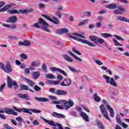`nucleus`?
Wrapping results in <instances>:
<instances>
[{"mask_svg":"<svg viewBox=\"0 0 129 129\" xmlns=\"http://www.w3.org/2000/svg\"><path fill=\"white\" fill-rule=\"evenodd\" d=\"M52 103L54 104H61L62 106L60 105H56V107L59 108V109H64L65 110H68L71 107H72L74 105V102L69 100L68 101L66 100H60L59 101H53Z\"/></svg>","mask_w":129,"mask_h":129,"instance_id":"nucleus-1","label":"nucleus"},{"mask_svg":"<svg viewBox=\"0 0 129 129\" xmlns=\"http://www.w3.org/2000/svg\"><path fill=\"white\" fill-rule=\"evenodd\" d=\"M31 27L36 28V29L42 28L43 31H45V32H48V33L51 32V31L48 29V28H49V24L42 18H39L38 22L35 23L34 25H31Z\"/></svg>","mask_w":129,"mask_h":129,"instance_id":"nucleus-2","label":"nucleus"},{"mask_svg":"<svg viewBox=\"0 0 129 129\" xmlns=\"http://www.w3.org/2000/svg\"><path fill=\"white\" fill-rule=\"evenodd\" d=\"M14 109L15 110H16L17 111H18L19 112H25V113H28L30 115H32L33 114L32 112H34V113H40L42 112L40 110H36L34 109H29L27 108H17L16 107H13ZM31 111H32L31 112Z\"/></svg>","mask_w":129,"mask_h":129,"instance_id":"nucleus-3","label":"nucleus"},{"mask_svg":"<svg viewBox=\"0 0 129 129\" xmlns=\"http://www.w3.org/2000/svg\"><path fill=\"white\" fill-rule=\"evenodd\" d=\"M67 36H68V37H70V38H72V39H74V40H76V41H78V42H81V43H83V44H86V45H88V46H89L90 47H95V44H94V43L87 40L83 39L79 37L73 36L71 35V33H67Z\"/></svg>","mask_w":129,"mask_h":129,"instance_id":"nucleus-4","label":"nucleus"},{"mask_svg":"<svg viewBox=\"0 0 129 129\" xmlns=\"http://www.w3.org/2000/svg\"><path fill=\"white\" fill-rule=\"evenodd\" d=\"M7 84L9 88H12L13 86H14L15 88L17 89L19 87L18 83L14 80H12L10 76L7 77Z\"/></svg>","mask_w":129,"mask_h":129,"instance_id":"nucleus-5","label":"nucleus"},{"mask_svg":"<svg viewBox=\"0 0 129 129\" xmlns=\"http://www.w3.org/2000/svg\"><path fill=\"white\" fill-rule=\"evenodd\" d=\"M6 68L5 67V64H4V63L0 62V68L6 73H10L12 71V67H11V64H10V62H7L6 63Z\"/></svg>","mask_w":129,"mask_h":129,"instance_id":"nucleus-6","label":"nucleus"},{"mask_svg":"<svg viewBox=\"0 0 129 129\" xmlns=\"http://www.w3.org/2000/svg\"><path fill=\"white\" fill-rule=\"evenodd\" d=\"M49 92L54 93L56 95H65V94H67V91L62 90H57L56 91V90L54 88H50L49 89Z\"/></svg>","mask_w":129,"mask_h":129,"instance_id":"nucleus-7","label":"nucleus"},{"mask_svg":"<svg viewBox=\"0 0 129 129\" xmlns=\"http://www.w3.org/2000/svg\"><path fill=\"white\" fill-rule=\"evenodd\" d=\"M100 110L103 114L105 118H106L110 122H111V120H110V118L108 116V113H107V110H106V108L104 106V105L101 104L100 106Z\"/></svg>","mask_w":129,"mask_h":129,"instance_id":"nucleus-8","label":"nucleus"},{"mask_svg":"<svg viewBox=\"0 0 129 129\" xmlns=\"http://www.w3.org/2000/svg\"><path fill=\"white\" fill-rule=\"evenodd\" d=\"M42 17H43V18H45V19H47V20H48V21L52 22V23H53L55 25H59L60 23V21H59V20H58V19H57V18H56L55 16H53L52 17L53 19H52L50 17L45 14H42Z\"/></svg>","mask_w":129,"mask_h":129,"instance_id":"nucleus-9","label":"nucleus"},{"mask_svg":"<svg viewBox=\"0 0 129 129\" xmlns=\"http://www.w3.org/2000/svg\"><path fill=\"white\" fill-rule=\"evenodd\" d=\"M50 70L51 71H52V72H55V71H57V72H59V73H61L62 75H64V76H66V77H68V76L67 75V74L63 70L56 68V67H51L50 68Z\"/></svg>","mask_w":129,"mask_h":129,"instance_id":"nucleus-10","label":"nucleus"},{"mask_svg":"<svg viewBox=\"0 0 129 129\" xmlns=\"http://www.w3.org/2000/svg\"><path fill=\"white\" fill-rule=\"evenodd\" d=\"M41 62L38 61H32L29 66V69L31 71H34L35 70V67H40Z\"/></svg>","mask_w":129,"mask_h":129,"instance_id":"nucleus-11","label":"nucleus"},{"mask_svg":"<svg viewBox=\"0 0 129 129\" xmlns=\"http://www.w3.org/2000/svg\"><path fill=\"white\" fill-rule=\"evenodd\" d=\"M72 81L69 78H66L60 84L61 86H69L71 85Z\"/></svg>","mask_w":129,"mask_h":129,"instance_id":"nucleus-12","label":"nucleus"},{"mask_svg":"<svg viewBox=\"0 0 129 129\" xmlns=\"http://www.w3.org/2000/svg\"><path fill=\"white\" fill-rule=\"evenodd\" d=\"M5 110L7 114H13V115H16V116L18 115V113L11 108H5Z\"/></svg>","mask_w":129,"mask_h":129,"instance_id":"nucleus-13","label":"nucleus"},{"mask_svg":"<svg viewBox=\"0 0 129 129\" xmlns=\"http://www.w3.org/2000/svg\"><path fill=\"white\" fill-rule=\"evenodd\" d=\"M18 21V17L17 16H11L6 20V23H11V24H15Z\"/></svg>","mask_w":129,"mask_h":129,"instance_id":"nucleus-14","label":"nucleus"},{"mask_svg":"<svg viewBox=\"0 0 129 129\" xmlns=\"http://www.w3.org/2000/svg\"><path fill=\"white\" fill-rule=\"evenodd\" d=\"M52 115L54 116V117H57V118H66V116L65 115H63V114L61 113H58L56 112H53L52 113Z\"/></svg>","mask_w":129,"mask_h":129,"instance_id":"nucleus-15","label":"nucleus"},{"mask_svg":"<svg viewBox=\"0 0 129 129\" xmlns=\"http://www.w3.org/2000/svg\"><path fill=\"white\" fill-rule=\"evenodd\" d=\"M16 5L14 3L10 4L8 5H6L4 8L0 9L1 12H6L7 10H9L10 8H13V7H15Z\"/></svg>","mask_w":129,"mask_h":129,"instance_id":"nucleus-16","label":"nucleus"},{"mask_svg":"<svg viewBox=\"0 0 129 129\" xmlns=\"http://www.w3.org/2000/svg\"><path fill=\"white\" fill-rule=\"evenodd\" d=\"M106 108L108 110H109L110 112V115L111 117H114V111L113 110V109L110 107L109 105H106Z\"/></svg>","mask_w":129,"mask_h":129,"instance_id":"nucleus-17","label":"nucleus"},{"mask_svg":"<svg viewBox=\"0 0 129 129\" xmlns=\"http://www.w3.org/2000/svg\"><path fill=\"white\" fill-rule=\"evenodd\" d=\"M116 19L117 21H121V22H126L127 23H129V20L124 17L118 16L116 17Z\"/></svg>","mask_w":129,"mask_h":129,"instance_id":"nucleus-18","label":"nucleus"},{"mask_svg":"<svg viewBox=\"0 0 129 129\" xmlns=\"http://www.w3.org/2000/svg\"><path fill=\"white\" fill-rule=\"evenodd\" d=\"M34 98L36 100L41 102H47V101H49V99L47 98L35 97Z\"/></svg>","mask_w":129,"mask_h":129,"instance_id":"nucleus-19","label":"nucleus"},{"mask_svg":"<svg viewBox=\"0 0 129 129\" xmlns=\"http://www.w3.org/2000/svg\"><path fill=\"white\" fill-rule=\"evenodd\" d=\"M20 88L21 90H29L30 92H34V90L30 89L29 86L26 85H20Z\"/></svg>","mask_w":129,"mask_h":129,"instance_id":"nucleus-20","label":"nucleus"},{"mask_svg":"<svg viewBox=\"0 0 129 129\" xmlns=\"http://www.w3.org/2000/svg\"><path fill=\"white\" fill-rule=\"evenodd\" d=\"M18 96L20 98H23L26 100H30V97H29V95L28 94H18Z\"/></svg>","mask_w":129,"mask_h":129,"instance_id":"nucleus-21","label":"nucleus"},{"mask_svg":"<svg viewBox=\"0 0 129 129\" xmlns=\"http://www.w3.org/2000/svg\"><path fill=\"white\" fill-rule=\"evenodd\" d=\"M39 76H40L39 72H32V77H33V79H34V80H37V79H38V78H39Z\"/></svg>","mask_w":129,"mask_h":129,"instance_id":"nucleus-22","label":"nucleus"},{"mask_svg":"<svg viewBox=\"0 0 129 129\" xmlns=\"http://www.w3.org/2000/svg\"><path fill=\"white\" fill-rule=\"evenodd\" d=\"M21 11H23V10H18L11 9V10H9L8 11V13H9V14H20V13H22Z\"/></svg>","mask_w":129,"mask_h":129,"instance_id":"nucleus-23","label":"nucleus"},{"mask_svg":"<svg viewBox=\"0 0 129 129\" xmlns=\"http://www.w3.org/2000/svg\"><path fill=\"white\" fill-rule=\"evenodd\" d=\"M124 8L119 7L117 10H115L114 12V14H116V15H118L119 14H122V12H124Z\"/></svg>","mask_w":129,"mask_h":129,"instance_id":"nucleus-24","label":"nucleus"},{"mask_svg":"<svg viewBox=\"0 0 129 129\" xmlns=\"http://www.w3.org/2000/svg\"><path fill=\"white\" fill-rule=\"evenodd\" d=\"M80 115L86 121H89V119H88V116L87 115V114H86V113H85V112H81Z\"/></svg>","mask_w":129,"mask_h":129,"instance_id":"nucleus-25","label":"nucleus"},{"mask_svg":"<svg viewBox=\"0 0 129 129\" xmlns=\"http://www.w3.org/2000/svg\"><path fill=\"white\" fill-rule=\"evenodd\" d=\"M63 57L66 61H68V62H73L72 58L70 57L68 55L63 54Z\"/></svg>","mask_w":129,"mask_h":129,"instance_id":"nucleus-26","label":"nucleus"},{"mask_svg":"<svg viewBox=\"0 0 129 129\" xmlns=\"http://www.w3.org/2000/svg\"><path fill=\"white\" fill-rule=\"evenodd\" d=\"M47 83H49V84H53V85H59V84H60V81L48 80L47 81Z\"/></svg>","mask_w":129,"mask_h":129,"instance_id":"nucleus-27","label":"nucleus"},{"mask_svg":"<svg viewBox=\"0 0 129 129\" xmlns=\"http://www.w3.org/2000/svg\"><path fill=\"white\" fill-rule=\"evenodd\" d=\"M109 84H110V85H112V86H114V87H116V86H117V84H116V82H115V81H114V79L113 78H111L110 79Z\"/></svg>","mask_w":129,"mask_h":129,"instance_id":"nucleus-28","label":"nucleus"},{"mask_svg":"<svg viewBox=\"0 0 129 129\" xmlns=\"http://www.w3.org/2000/svg\"><path fill=\"white\" fill-rule=\"evenodd\" d=\"M35 10L33 9H26V10H23L22 11H21V14H27V13H32L34 12Z\"/></svg>","mask_w":129,"mask_h":129,"instance_id":"nucleus-29","label":"nucleus"},{"mask_svg":"<svg viewBox=\"0 0 129 129\" xmlns=\"http://www.w3.org/2000/svg\"><path fill=\"white\" fill-rule=\"evenodd\" d=\"M106 8L107 9H110V10H114L116 8V5L114 4H111L109 5H107Z\"/></svg>","mask_w":129,"mask_h":129,"instance_id":"nucleus-30","label":"nucleus"},{"mask_svg":"<svg viewBox=\"0 0 129 129\" xmlns=\"http://www.w3.org/2000/svg\"><path fill=\"white\" fill-rule=\"evenodd\" d=\"M89 38L92 42H94L95 44H97V37L96 36H90Z\"/></svg>","mask_w":129,"mask_h":129,"instance_id":"nucleus-31","label":"nucleus"},{"mask_svg":"<svg viewBox=\"0 0 129 129\" xmlns=\"http://www.w3.org/2000/svg\"><path fill=\"white\" fill-rule=\"evenodd\" d=\"M94 100L96 101V102H100L101 101V99L100 97H98L97 93H95L94 95Z\"/></svg>","mask_w":129,"mask_h":129,"instance_id":"nucleus-32","label":"nucleus"},{"mask_svg":"<svg viewBox=\"0 0 129 129\" xmlns=\"http://www.w3.org/2000/svg\"><path fill=\"white\" fill-rule=\"evenodd\" d=\"M116 120L117 121V123L120 125H121L122 123L123 122L120 120V116H119V115H116Z\"/></svg>","mask_w":129,"mask_h":129,"instance_id":"nucleus-33","label":"nucleus"},{"mask_svg":"<svg viewBox=\"0 0 129 129\" xmlns=\"http://www.w3.org/2000/svg\"><path fill=\"white\" fill-rule=\"evenodd\" d=\"M101 36H102V37H103V38H105L112 37V35H111V34H108L107 33H102L101 34Z\"/></svg>","mask_w":129,"mask_h":129,"instance_id":"nucleus-34","label":"nucleus"},{"mask_svg":"<svg viewBox=\"0 0 129 129\" xmlns=\"http://www.w3.org/2000/svg\"><path fill=\"white\" fill-rule=\"evenodd\" d=\"M73 35H74L75 36H77V37H80V38H82V39H86V37L84 36L83 34H81L80 33H73Z\"/></svg>","mask_w":129,"mask_h":129,"instance_id":"nucleus-35","label":"nucleus"},{"mask_svg":"<svg viewBox=\"0 0 129 129\" xmlns=\"http://www.w3.org/2000/svg\"><path fill=\"white\" fill-rule=\"evenodd\" d=\"M27 82L28 85H29V86L31 87H34V85H35V83H34V82L32 81L31 80H27Z\"/></svg>","mask_w":129,"mask_h":129,"instance_id":"nucleus-36","label":"nucleus"},{"mask_svg":"<svg viewBox=\"0 0 129 129\" xmlns=\"http://www.w3.org/2000/svg\"><path fill=\"white\" fill-rule=\"evenodd\" d=\"M46 78H48L49 79H55V76L51 74H47L45 75Z\"/></svg>","mask_w":129,"mask_h":129,"instance_id":"nucleus-37","label":"nucleus"},{"mask_svg":"<svg viewBox=\"0 0 129 129\" xmlns=\"http://www.w3.org/2000/svg\"><path fill=\"white\" fill-rule=\"evenodd\" d=\"M97 125L99 126L100 129H104V126H103V124L101 121H97Z\"/></svg>","mask_w":129,"mask_h":129,"instance_id":"nucleus-38","label":"nucleus"},{"mask_svg":"<svg viewBox=\"0 0 129 129\" xmlns=\"http://www.w3.org/2000/svg\"><path fill=\"white\" fill-rule=\"evenodd\" d=\"M103 78H104V79H105L106 83H107L108 84H109V82H110V81L109 80L110 79V77L105 75H104L103 76Z\"/></svg>","mask_w":129,"mask_h":129,"instance_id":"nucleus-39","label":"nucleus"},{"mask_svg":"<svg viewBox=\"0 0 129 129\" xmlns=\"http://www.w3.org/2000/svg\"><path fill=\"white\" fill-rule=\"evenodd\" d=\"M55 15L56 17H58V19H61V18H62V12L60 11H56Z\"/></svg>","mask_w":129,"mask_h":129,"instance_id":"nucleus-40","label":"nucleus"},{"mask_svg":"<svg viewBox=\"0 0 129 129\" xmlns=\"http://www.w3.org/2000/svg\"><path fill=\"white\" fill-rule=\"evenodd\" d=\"M41 68L44 72H46V71H47V64H46L45 63H43L41 66Z\"/></svg>","mask_w":129,"mask_h":129,"instance_id":"nucleus-41","label":"nucleus"},{"mask_svg":"<svg viewBox=\"0 0 129 129\" xmlns=\"http://www.w3.org/2000/svg\"><path fill=\"white\" fill-rule=\"evenodd\" d=\"M34 90H35L36 92H39V91H41V87H39L38 85H35Z\"/></svg>","mask_w":129,"mask_h":129,"instance_id":"nucleus-42","label":"nucleus"},{"mask_svg":"<svg viewBox=\"0 0 129 129\" xmlns=\"http://www.w3.org/2000/svg\"><path fill=\"white\" fill-rule=\"evenodd\" d=\"M68 68L70 69V70H71L72 71V72H74L76 73H78V72H79V71H77V70H76V69L74 68L69 66Z\"/></svg>","mask_w":129,"mask_h":129,"instance_id":"nucleus-43","label":"nucleus"},{"mask_svg":"<svg viewBox=\"0 0 129 129\" xmlns=\"http://www.w3.org/2000/svg\"><path fill=\"white\" fill-rule=\"evenodd\" d=\"M94 61L96 63V64H97V65H99L100 66L101 65H103V63H102V62H101V61H100L98 59H95Z\"/></svg>","mask_w":129,"mask_h":129,"instance_id":"nucleus-44","label":"nucleus"},{"mask_svg":"<svg viewBox=\"0 0 129 129\" xmlns=\"http://www.w3.org/2000/svg\"><path fill=\"white\" fill-rule=\"evenodd\" d=\"M114 37H115V38H116V39H117V40H119L120 41L124 40V39L122 38V37H121L120 36H118L117 35H114Z\"/></svg>","mask_w":129,"mask_h":129,"instance_id":"nucleus-45","label":"nucleus"},{"mask_svg":"<svg viewBox=\"0 0 129 129\" xmlns=\"http://www.w3.org/2000/svg\"><path fill=\"white\" fill-rule=\"evenodd\" d=\"M99 43V44H103L104 43V39L102 38H97V43Z\"/></svg>","mask_w":129,"mask_h":129,"instance_id":"nucleus-46","label":"nucleus"},{"mask_svg":"<svg viewBox=\"0 0 129 129\" xmlns=\"http://www.w3.org/2000/svg\"><path fill=\"white\" fill-rule=\"evenodd\" d=\"M113 42H114L115 45L116 46H123L122 44L119 43V42H118V41H117V40H116V39H113Z\"/></svg>","mask_w":129,"mask_h":129,"instance_id":"nucleus-47","label":"nucleus"},{"mask_svg":"<svg viewBox=\"0 0 129 129\" xmlns=\"http://www.w3.org/2000/svg\"><path fill=\"white\" fill-rule=\"evenodd\" d=\"M48 98H49L50 99H51L52 100H57L58 99L56 96H51V95H49L48 96Z\"/></svg>","mask_w":129,"mask_h":129,"instance_id":"nucleus-48","label":"nucleus"},{"mask_svg":"<svg viewBox=\"0 0 129 129\" xmlns=\"http://www.w3.org/2000/svg\"><path fill=\"white\" fill-rule=\"evenodd\" d=\"M24 46H31V42L28 40H24Z\"/></svg>","mask_w":129,"mask_h":129,"instance_id":"nucleus-49","label":"nucleus"},{"mask_svg":"<svg viewBox=\"0 0 129 129\" xmlns=\"http://www.w3.org/2000/svg\"><path fill=\"white\" fill-rule=\"evenodd\" d=\"M20 57H21V58H23V59H25L26 60L28 59V56H27V55H26V54L25 53L21 54Z\"/></svg>","mask_w":129,"mask_h":129,"instance_id":"nucleus-50","label":"nucleus"},{"mask_svg":"<svg viewBox=\"0 0 129 129\" xmlns=\"http://www.w3.org/2000/svg\"><path fill=\"white\" fill-rule=\"evenodd\" d=\"M61 32L62 34H65V33H68L69 30L67 28H62L61 29Z\"/></svg>","mask_w":129,"mask_h":129,"instance_id":"nucleus-51","label":"nucleus"},{"mask_svg":"<svg viewBox=\"0 0 129 129\" xmlns=\"http://www.w3.org/2000/svg\"><path fill=\"white\" fill-rule=\"evenodd\" d=\"M9 39H10V40H17L18 38L16 36H8Z\"/></svg>","mask_w":129,"mask_h":129,"instance_id":"nucleus-52","label":"nucleus"},{"mask_svg":"<svg viewBox=\"0 0 129 129\" xmlns=\"http://www.w3.org/2000/svg\"><path fill=\"white\" fill-rule=\"evenodd\" d=\"M16 119L19 122H23V118H22L21 117H17L16 118Z\"/></svg>","mask_w":129,"mask_h":129,"instance_id":"nucleus-53","label":"nucleus"},{"mask_svg":"<svg viewBox=\"0 0 129 129\" xmlns=\"http://www.w3.org/2000/svg\"><path fill=\"white\" fill-rule=\"evenodd\" d=\"M74 58H75V59H76V60H77L78 61H79L80 62H82V59L76 55H75V56H74Z\"/></svg>","mask_w":129,"mask_h":129,"instance_id":"nucleus-54","label":"nucleus"},{"mask_svg":"<svg viewBox=\"0 0 129 129\" xmlns=\"http://www.w3.org/2000/svg\"><path fill=\"white\" fill-rule=\"evenodd\" d=\"M5 86H6V83L3 84L0 87V92H2L3 91V89L5 88Z\"/></svg>","mask_w":129,"mask_h":129,"instance_id":"nucleus-55","label":"nucleus"},{"mask_svg":"<svg viewBox=\"0 0 129 129\" xmlns=\"http://www.w3.org/2000/svg\"><path fill=\"white\" fill-rule=\"evenodd\" d=\"M76 110H77V111H79V112H82V108L80 107H76Z\"/></svg>","mask_w":129,"mask_h":129,"instance_id":"nucleus-56","label":"nucleus"},{"mask_svg":"<svg viewBox=\"0 0 129 129\" xmlns=\"http://www.w3.org/2000/svg\"><path fill=\"white\" fill-rule=\"evenodd\" d=\"M56 34H59V35H61V34H62V29L56 30Z\"/></svg>","mask_w":129,"mask_h":129,"instance_id":"nucleus-57","label":"nucleus"},{"mask_svg":"<svg viewBox=\"0 0 129 129\" xmlns=\"http://www.w3.org/2000/svg\"><path fill=\"white\" fill-rule=\"evenodd\" d=\"M57 11H63V6H59L56 8Z\"/></svg>","mask_w":129,"mask_h":129,"instance_id":"nucleus-58","label":"nucleus"},{"mask_svg":"<svg viewBox=\"0 0 129 129\" xmlns=\"http://www.w3.org/2000/svg\"><path fill=\"white\" fill-rule=\"evenodd\" d=\"M121 125H122V127H123V128H126V127H128V125H127V124H125L124 122H122V124H121Z\"/></svg>","mask_w":129,"mask_h":129,"instance_id":"nucleus-59","label":"nucleus"},{"mask_svg":"<svg viewBox=\"0 0 129 129\" xmlns=\"http://www.w3.org/2000/svg\"><path fill=\"white\" fill-rule=\"evenodd\" d=\"M85 15L86 17H90L91 16V12H85Z\"/></svg>","mask_w":129,"mask_h":129,"instance_id":"nucleus-60","label":"nucleus"},{"mask_svg":"<svg viewBox=\"0 0 129 129\" xmlns=\"http://www.w3.org/2000/svg\"><path fill=\"white\" fill-rule=\"evenodd\" d=\"M57 79L58 80H63V79L64 78L62 75H58L57 77Z\"/></svg>","mask_w":129,"mask_h":129,"instance_id":"nucleus-61","label":"nucleus"},{"mask_svg":"<svg viewBox=\"0 0 129 129\" xmlns=\"http://www.w3.org/2000/svg\"><path fill=\"white\" fill-rule=\"evenodd\" d=\"M105 13H106V10H101L99 11L98 14L99 15H102V14H105Z\"/></svg>","mask_w":129,"mask_h":129,"instance_id":"nucleus-62","label":"nucleus"},{"mask_svg":"<svg viewBox=\"0 0 129 129\" xmlns=\"http://www.w3.org/2000/svg\"><path fill=\"white\" fill-rule=\"evenodd\" d=\"M11 121L12 123H13V124H14V125H16V126L17 125V121H16L15 120L11 119Z\"/></svg>","mask_w":129,"mask_h":129,"instance_id":"nucleus-63","label":"nucleus"},{"mask_svg":"<svg viewBox=\"0 0 129 129\" xmlns=\"http://www.w3.org/2000/svg\"><path fill=\"white\" fill-rule=\"evenodd\" d=\"M25 72L26 74H30V69L29 68H27L25 70Z\"/></svg>","mask_w":129,"mask_h":129,"instance_id":"nucleus-64","label":"nucleus"}]
</instances>
